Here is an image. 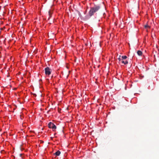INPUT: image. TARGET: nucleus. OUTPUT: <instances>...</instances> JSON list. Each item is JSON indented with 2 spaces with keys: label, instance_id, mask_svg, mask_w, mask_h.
I'll use <instances>...</instances> for the list:
<instances>
[{
  "label": "nucleus",
  "instance_id": "obj_1",
  "mask_svg": "<svg viewBox=\"0 0 159 159\" xmlns=\"http://www.w3.org/2000/svg\"><path fill=\"white\" fill-rule=\"evenodd\" d=\"M100 8V6L98 5H95L93 7H91L89 12V16H86L85 19L86 20L89 19L90 17L93 16L94 14L98 12Z\"/></svg>",
  "mask_w": 159,
  "mask_h": 159
},
{
  "label": "nucleus",
  "instance_id": "obj_2",
  "mask_svg": "<svg viewBox=\"0 0 159 159\" xmlns=\"http://www.w3.org/2000/svg\"><path fill=\"white\" fill-rule=\"evenodd\" d=\"M48 126L49 128H52L54 131L56 129V126L53 123L50 122L48 124Z\"/></svg>",
  "mask_w": 159,
  "mask_h": 159
},
{
  "label": "nucleus",
  "instance_id": "obj_3",
  "mask_svg": "<svg viewBox=\"0 0 159 159\" xmlns=\"http://www.w3.org/2000/svg\"><path fill=\"white\" fill-rule=\"evenodd\" d=\"M51 70L48 67H47L45 68L44 70L45 74L46 75H49L51 74Z\"/></svg>",
  "mask_w": 159,
  "mask_h": 159
},
{
  "label": "nucleus",
  "instance_id": "obj_4",
  "mask_svg": "<svg viewBox=\"0 0 159 159\" xmlns=\"http://www.w3.org/2000/svg\"><path fill=\"white\" fill-rule=\"evenodd\" d=\"M137 53L138 54L139 56H141L142 54V52L141 51H140V50L138 51L137 52Z\"/></svg>",
  "mask_w": 159,
  "mask_h": 159
},
{
  "label": "nucleus",
  "instance_id": "obj_5",
  "mask_svg": "<svg viewBox=\"0 0 159 159\" xmlns=\"http://www.w3.org/2000/svg\"><path fill=\"white\" fill-rule=\"evenodd\" d=\"M121 62L125 65H126L128 64V62L127 61H124V60H121Z\"/></svg>",
  "mask_w": 159,
  "mask_h": 159
},
{
  "label": "nucleus",
  "instance_id": "obj_6",
  "mask_svg": "<svg viewBox=\"0 0 159 159\" xmlns=\"http://www.w3.org/2000/svg\"><path fill=\"white\" fill-rule=\"evenodd\" d=\"M61 153V152L59 151H58L56 152L55 154L57 156H59Z\"/></svg>",
  "mask_w": 159,
  "mask_h": 159
},
{
  "label": "nucleus",
  "instance_id": "obj_7",
  "mask_svg": "<svg viewBox=\"0 0 159 159\" xmlns=\"http://www.w3.org/2000/svg\"><path fill=\"white\" fill-rule=\"evenodd\" d=\"M127 58V57L126 56H123L121 57V60H124V59H125Z\"/></svg>",
  "mask_w": 159,
  "mask_h": 159
},
{
  "label": "nucleus",
  "instance_id": "obj_8",
  "mask_svg": "<svg viewBox=\"0 0 159 159\" xmlns=\"http://www.w3.org/2000/svg\"><path fill=\"white\" fill-rule=\"evenodd\" d=\"M49 15L50 17L51 16V15L52 13V11L51 10H49L48 11Z\"/></svg>",
  "mask_w": 159,
  "mask_h": 159
},
{
  "label": "nucleus",
  "instance_id": "obj_9",
  "mask_svg": "<svg viewBox=\"0 0 159 159\" xmlns=\"http://www.w3.org/2000/svg\"><path fill=\"white\" fill-rule=\"evenodd\" d=\"M144 27L145 28H150V26L149 25H144Z\"/></svg>",
  "mask_w": 159,
  "mask_h": 159
},
{
  "label": "nucleus",
  "instance_id": "obj_10",
  "mask_svg": "<svg viewBox=\"0 0 159 159\" xmlns=\"http://www.w3.org/2000/svg\"><path fill=\"white\" fill-rule=\"evenodd\" d=\"M118 59L119 60V61H121V58H120V57L118 58Z\"/></svg>",
  "mask_w": 159,
  "mask_h": 159
},
{
  "label": "nucleus",
  "instance_id": "obj_11",
  "mask_svg": "<svg viewBox=\"0 0 159 159\" xmlns=\"http://www.w3.org/2000/svg\"><path fill=\"white\" fill-rule=\"evenodd\" d=\"M9 76H10V75H9V74H8L7 75V77H9Z\"/></svg>",
  "mask_w": 159,
  "mask_h": 159
},
{
  "label": "nucleus",
  "instance_id": "obj_12",
  "mask_svg": "<svg viewBox=\"0 0 159 159\" xmlns=\"http://www.w3.org/2000/svg\"><path fill=\"white\" fill-rule=\"evenodd\" d=\"M34 96H36V94H34Z\"/></svg>",
  "mask_w": 159,
  "mask_h": 159
},
{
  "label": "nucleus",
  "instance_id": "obj_13",
  "mask_svg": "<svg viewBox=\"0 0 159 159\" xmlns=\"http://www.w3.org/2000/svg\"><path fill=\"white\" fill-rule=\"evenodd\" d=\"M20 156H21V154H20Z\"/></svg>",
  "mask_w": 159,
  "mask_h": 159
}]
</instances>
